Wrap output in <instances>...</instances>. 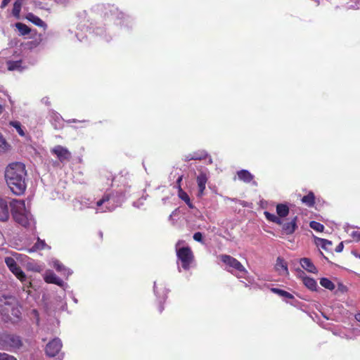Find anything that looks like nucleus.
I'll use <instances>...</instances> for the list:
<instances>
[{
    "mask_svg": "<svg viewBox=\"0 0 360 360\" xmlns=\"http://www.w3.org/2000/svg\"><path fill=\"white\" fill-rule=\"evenodd\" d=\"M110 198V195L109 193H105L102 198L97 201L96 205L98 207H101L105 202H108Z\"/></svg>",
    "mask_w": 360,
    "mask_h": 360,
    "instance_id": "34",
    "label": "nucleus"
},
{
    "mask_svg": "<svg viewBox=\"0 0 360 360\" xmlns=\"http://www.w3.org/2000/svg\"><path fill=\"white\" fill-rule=\"evenodd\" d=\"M11 213L13 220L23 227H27L32 219L30 212L26 209L23 200L14 199L10 202Z\"/></svg>",
    "mask_w": 360,
    "mask_h": 360,
    "instance_id": "3",
    "label": "nucleus"
},
{
    "mask_svg": "<svg viewBox=\"0 0 360 360\" xmlns=\"http://www.w3.org/2000/svg\"><path fill=\"white\" fill-rule=\"evenodd\" d=\"M209 157L208 153L205 150H198L193 152V153H190L186 156V160H205Z\"/></svg>",
    "mask_w": 360,
    "mask_h": 360,
    "instance_id": "13",
    "label": "nucleus"
},
{
    "mask_svg": "<svg viewBox=\"0 0 360 360\" xmlns=\"http://www.w3.org/2000/svg\"><path fill=\"white\" fill-rule=\"evenodd\" d=\"M24 1L25 0H15L13 4L12 14L17 19H19L20 17V11H21V8L23 5Z\"/></svg>",
    "mask_w": 360,
    "mask_h": 360,
    "instance_id": "20",
    "label": "nucleus"
},
{
    "mask_svg": "<svg viewBox=\"0 0 360 360\" xmlns=\"http://www.w3.org/2000/svg\"><path fill=\"white\" fill-rule=\"evenodd\" d=\"M275 268H276V271H278L279 272L280 274H282V275H288V274L287 263L281 257L277 258Z\"/></svg>",
    "mask_w": 360,
    "mask_h": 360,
    "instance_id": "14",
    "label": "nucleus"
},
{
    "mask_svg": "<svg viewBox=\"0 0 360 360\" xmlns=\"http://www.w3.org/2000/svg\"><path fill=\"white\" fill-rule=\"evenodd\" d=\"M26 18L38 27H42L46 26L45 22L40 18L32 13H28Z\"/></svg>",
    "mask_w": 360,
    "mask_h": 360,
    "instance_id": "21",
    "label": "nucleus"
},
{
    "mask_svg": "<svg viewBox=\"0 0 360 360\" xmlns=\"http://www.w3.org/2000/svg\"><path fill=\"white\" fill-rule=\"evenodd\" d=\"M193 239L195 240V241H198V242H200V243H203V240H202V235L200 232H196L193 234Z\"/></svg>",
    "mask_w": 360,
    "mask_h": 360,
    "instance_id": "36",
    "label": "nucleus"
},
{
    "mask_svg": "<svg viewBox=\"0 0 360 360\" xmlns=\"http://www.w3.org/2000/svg\"><path fill=\"white\" fill-rule=\"evenodd\" d=\"M98 236H99L100 238H101V240H103V232H102V231H99V232H98Z\"/></svg>",
    "mask_w": 360,
    "mask_h": 360,
    "instance_id": "43",
    "label": "nucleus"
},
{
    "mask_svg": "<svg viewBox=\"0 0 360 360\" xmlns=\"http://www.w3.org/2000/svg\"><path fill=\"white\" fill-rule=\"evenodd\" d=\"M4 108L1 105H0V114L3 112Z\"/></svg>",
    "mask_w": 360,
    "mask_h": 360,
    "instance_id": "45",
    "label": "nucleus"
},
{
    "mask_svg": "<svg viewBox=\"0 0 360 360\" xmlns=\"http://www.w3.org/2000/svg\"><path fill=\"white\" fill-rule=\"evenodd\" d=\"M20 305L13 296L0 297V315L5 322L17 323L21 319Z\"/></svg>",
    "mask_w": 360,
    "mask_h": 360,
    "instance_id": "2",
    "label": "nucleus"
},
{
    "mask_svg": "<svg viewBox=\"0 0 360 360\" xmlns=\"http://www.w3.org/2000/svg\"><path fill=\"white\" fill-rule=\"evenodd\" d=\"M176 257L181 262V267L186 271L190 269L195 259L193 252L188 246L176 249Z\"/></svg>",
    "mask_w": 360,
    "mask_h": 360,
    "instance_id": "7",
    "label": "nucleus"
},
{
    "mask_svg": "<svg viewBox=\"0 0 360 360\" xmlns=\"http://www.w3.org/2000/svg\"><path fill=\"white\" fill-rule=\"evenodd\" d=\"M304 285L311 290H316L317 287L316 281L310 277H304L302 279Z\"/></svg>",
    "mask_w": 360,
    "mask_h": 360,
    "instance_id": "23",
    "label": "nucleus"
},
{
    "mask_svg": "<svg viewBox=\"0 0 360 360\" xmlns=\"http://www.w3.org/2000/svg\"><path fill=\"white\" fill-rule=\"evenodd\" d=\"M46 246V244L44 242V240H40V238H38L37 241L34 243L32 249H30L29 251L33 252L36 250H44Z\"/></svg>",
    "mask_w": 360,
    "mask_h": 360,
    "instance_id": "30",
    "label": "nucleus"
},
{
    "mask_svg": "<svg viewBox=\"0 0 360 360\" xmlns=\"http://www.w3.org/2000/svg\"><path fill=\"white\" fill-rule=\"evenodd\" d=\"M297 217H294L290 221L283 223L282 221V232L285 235H292L297 229Z\"/></svg>",
    "mask_w": 360,
    "mask_h": 360,
    "instance_id": "10",
    "label": "nucleus"
},
{
    "mask_svg": "<svg viewBox=\"0 0 360 360\" xmlns=\"http://www.w3.org/2000/svg\"><path fill=\"white\" fill-rule=\"evenodd\" d=\"M0 360H17L13 356L0 352Z\"/></svg>",
    "mask_w": 360,
    "mask_h": 360,
    "instance_id": "35",
    "label": "nucleus"
},
{
    "mask_svg": "<svg viewBox=\"0 0 360 360\" xmlns=\"http://www.w3.org/2000/svg\"><path fill=\"white\" fill-rule=\"evenodd\" d=\"M343 248H344L343 243H339V245L336 247V248H335V251H336L337 252H342V251Z\"/></svg>",
    "mask_w": 360,
    "mask_h": 360,
    "instance_id": "38",
    "label": "nucleus"
},
{
    "mask_svg": "<svg viewBox=\"0 0 360 360\" xmlns=\"http://www.w3.org/2000/svg\"><path fill=\"white\" fill-rule=\"evenodd\" d=\"M309 226L310 228L318 232H323L324 230V226L322 224L316 221H310Z\"/></svg>",
    "mask_w": 360,
    "mask_h": 360,
    "instance_id": "33",
    "label": "nucleus"
},
{
    "mask_svg": "<svg viewBox=\"0 0 360 360\" xmlns=\"http://www.w3.org/2000/svg\"><path fill=\"white\" fill-rule=\"evenodd\" d=\"M289 212L290 209L288 205L279 203L276 205V214L280 219L287 217Z\"/></svg>",
    "mask_w": 360,
    "mask_h": 360,
    "instance_id": "19",
    "label": "nucleus"
},
{
    "mask_svg": "<svg viewBox=\"0 0 360 360\" xmlns=\"http://www.w3.org/2000/svg\"><path fill=\"white\" fill-rule=\"evenodd\" d=\"M300 264L302 267L305 269L306 271L311 272V273H316L317 269L316 266L314 265L311 259L309 258H302L300 259Z\"/></svg>",
    "mask_w": 360,
    "mask_h": 360,
    "instance_id": "15",
    "label": "nucleus"
},
{
    "mask_svg": "<svg viewBox=\"0 0 360 360\" xmlns=\"http://www.w3.org/2000/svg\"><path fill=\"white\" fill-rule=\"evenodd\" d=\"M355 319L357 321L360 322V313H358L355 315Z\"/></svg>",
    "mask_w": 360,
    "mask_h": 360,
    "instance_id": "41",
    "label": "nucleus"
},
{
    "mask_svg": "<svg viewBox=\"0 0 360 360\" xmlns=\"http://www.w3.org/2000/svg\"><path fill=\"white\" fill-rule=\"evenodd\" d=\"M254 185H257V183L255 181H253Z\"/></svg>",
    "mask_w": 360,
    "mask_h": 360,
    "instance_id": "47",
    "label": "nucleus"
},
{
    "mask_svg": "<svg viewBox=\"0 0 360 360\" xmlns=\"http://www.w3.org/2000/svg\"><path fill=\"white\" fill-rule=\"evenodd\" d=\"M10 218V209L6 199L0 198V221L6 222Z\"/></svg>",
    "mask_w": 360,
    "mask_h": 360,
    "instance_id": "11",
    "label": "nucleus"
},
{
    "mask_svg": "<svg viewBox=\"0 0 360 360\" xmlns=\"http://www.w3.org/2000/svg\"><path fill=\"white\" fill-rule=\"evenodd\" d=\"M208 162H209V164H212V158L210 157L209 158Z\"/></svg>",
    "mask_w": 360,
    "mask_h": 360,
    "instance_id": "46",
    "label": "nucleus"
},
{
    "mask_svg": "<svg viewBox=\"0 0 360 360\" xmlns=\"http://www.w3.org/2000/svg\"><path fill=\"white\" fill-rule=\"evenodd\" d=\"M315 243L317 246H320L322 249L328 250L330 247L332 246V242L327 240L318 237H315Z\"/></svg>",
    "mask_w": 360,
    "mask_h": 360,
    "instance_id": "22",
    "label": "nucleus"
},
{
    "mask_svg": "<svg viewBox=\"0 0 360 360\" xmlns=\"http://www.w3.org/2000/svg\"><path fill=\"white\" fill-rule=\"evenodd\" d=\"M10 1L11 0H3L1 4L0 8H4L10 3Z\"/></svg>",
    "mask_w": 360,
    "mask_h": 360,
    "instance_id": "39",
    "label": "nucleus"
},
{
    "mask_svg": "<svg viewBox=\"0 0 360 360\" xmlns=\"http://www.w3.org/2000/svg\"><path fill=\"white\" fill-rule=\"evenodd\" d=\"M15 27L18 30V31L20 32V34L22 36L27 35L31 32L30 28L28 26H27L25 24L22 23V22H17L15 24Z\"/></svg>",
    "mask_w": 360,
    "mask_h": 360,
    "instance_id": "26",
    "label": "nucleus"
},
{
    "mask_svg": "<svg viewBox=\"0 0 360 360\" xmlns=\"http://www.w3.org/2000/svg\"><path fill=\"white\" fill-rule=\"evenodd\" d=\"M10 149V145L5 139L0 134V154L6 153Z\"/></svg>",
    "mask_w": 360,
    "mask_h": 360,
    "instance_id": "29",
    "label": "nucleus"
},
{
    "mask_svg": "<svg viewBox=\"0 0 360 360\" xmlns=\"http://www.w3.org/2000/svg\"><path fill=\"white\" fill-rule=\"evenodd\" d=\"M182 180V176H179L176 181L177 184H180L181 181Z\"/></svg>",
    "mask_w": 360,
    "mask_h": 360,
    "instance_id": "44",
    "label": "nucleus"
},
{
    "mask_svg": "<svg viewBox=\"0 0 360 360\" xmlns=\"http://www.w3.org/2000/svg\"><path fill=\"white\" fill-rule=\"evenodd\" d=\"M9 124L16 129L17 132L18 133V134L20 136H25V130H24L22 126V124H21V123L20 122H18V121H11V122H10Z\"/></svg>",
    "mask_w": 360,
    "mask_h": 360,
    "instance_id": "27",
    "label": "nucleus"
},
{
    "mask_svg": "<svg viewBox=\"0 0 360 360\" xmlns=\"http://www.w3.org/2000/svg\"><path fill=\"white\" fill-rule=\"evenodd\" d=\"M26 176L25 165L22 162H12L6 167V182L11 192L16 195L24 194L27 188Z\"/></svg>",
    "mask_w": 360,
    "mask_h": 360,
    "instance_id": "1",
    "label": "nucleus"
},
{
    "mask_svg": "<svg viewBox=\"0 0 360 360\" xmlns=\"http://www.w3.org/2000/svg\"><path fill=\"white\" fill-rule=\"evenodd\" d=\"M320 284L323 288L330 290H332L335 288L334 283L330 280H329L328 278H321L320 281Z\"/></svg>",
    "mask_w": 360,
    "mask_h": 360,
    "instance_id": "31",
    "label": "nucleus"
},
{
    "mask_svg": "<svg viewBox=\"0 0 360 360\" xmlns=\"http://www.w3.org/2000/svg\"><path fill=\"white\" fill-rule=\"evenodd\" d=\"M62 348L61 340L56 338L50 341L46 346V354L50 357L56 356Z\"/></svg>",
    "mask_w": 360,
    "mask_h": 360,
    "instance_id": "8",
    "label": "nucleus"
},
{
    "mask_svg": "<svg viewBox=\"0 0 360 360\" xmlns=\"http://www.w3.org/2000/svg\"><path fill=\"white\" fill-rule=\"evenodd\" d=\"M271 291L281 297H285V298H288V299H290V300L294 298V296L291 293H290L285 290L279 289V288H271Z\"/></svg>",
    "mask_w": 360,
    "mask_h": 360,
    "instance_id": "28",
    "label": "nucleus"
},
{
    "mask_svg": "<svg viewBox=\"0 0 360 360\" xmlns=\"http://www.w3.org/2000/svg\"><path fill=\"white\" fill-rule=\"evenodd\" d=\"M178 195L182 200H184L187 204V205L189 207H193V205L191 202V200L188 195L184 191H183L180 185H179Z\"/></svg>",
    "mask_w": 360,
    "mask_h": 360,
    "instance_id": "24",
    "label": "nucleus"
},
{
    "mask_svg": "<svg viewBox=\"0 0 360 360\" xmlns=\"http://www.w3.org/2000/svg\"><path fill=\"white\" fill-rule=\"evenodd\" d=\"M51 153L56 155L60 162L70 160L71 158V153L68 150V148L60 145L56 146L52 148Z\"/></svg>",
    "mask_w": 360,
    "mask_h": 360,
    "instance_id": "9",
    "label": "nucleus"
},
{
    "mask_svg": "<svg viewBox=\"0 0 360 360\" xmlns=\"http://www.w3.org/2000/svg\"><path fill=\"white\" fill-rule=\"evenodd\" d=\"M44 281L47 283H53L58 285H61L63 283V281L51 271L46 273Z\"/></svg>",
    "mask_w": 360,
    "mask_h": 360,
    "instance_id": "17",
    "label": "nucleus"
},
{
    "mask_svg": "<svg viewBox=\"0 0 360 360\" xmlns=\"http://www.w3.org/2000/svg\"><path fill=\"white\" fill-rule=\"evenodd\" d=\"M21 63H22L21 60H16V61L9 60L7 62L8 70H11V71L18 70L21 67Z\"/></svg>",
    "mask_w": 360,
    "mask_h": 360,
    "instance_id": "32",
    "label": "nucleus"
},
{
    "mask_svg": "<svg viewBox=\"0 0 360 360\" xmlns=\"http://www.w3.org/2000/svg\"><path fill=\"white\" fill-rule=\"evenodd\" d=\"M63 266L62 265H60V264H57L56 265V268L58 271H60L61 269H62Z\"/></svg>",
    "mask_w": 360,
    "mask_h": 360,
    "instance_id": "42",
    "label": "nucleus"
},
{
    "mask_svg": "<svg viewBox=\"0 0 360 360\" xmlns=\"http://www.w3.org/2000/svg\"><path fill=\"white\" fill-rule=\"evenodd\" d=\"M207 176L205 173H200L196 178V181L198 188V197H202L204 195L205 186L207 182Z\"/></svg>",
    "mask_w": 360,
    "mask_h": 360,
    "instance_id": "12",
    "label": "nucleus"
},
{
    "mask_svg": "<svg viewBox=\"0 0 360 360\" xmlns=\"http://www.w3.org/2000/svg\"><path fill=\"white\" fill-rule=\"evenodd\" d=\"M302 202L308 207H313L315 205V195L312 191H309L307 195L303 196L301 199Z\"/></svg>",
    "mask_w": 360,
    "mask_h": 360,
    "instance_id": "18",
    "label": "nucleus"
},
{
    "mask_svg": "<svg viewBox=\"0 0 360 360\" xmlns=\"http://www.w3.org/2000/svg\"><path fill=\"white\" fill-rule=\"evenodd\" d=\"M5 263L8 267L9 270L15 276V277L21 281V283L26 286L30 288L32 285L31 281L27 278L25 274L18 265L16 261L11 257L5 258Z\"/></svg>",
    "mask_w": 360,
    "mask_h": 360,
    "instance_id": "6",
    "label": "nucleus"
},
{
    "mask_svg": "<svg viewBox=\"0 0 360 360\" xmlns=\"http://www.w3.org/2000/svg\"><path fill=\"white\" fill-rule=\"evenodd\" d=\"M353 238L356 240H360V232L358 231H354L352 233Z\"/></svg>",
    "mask_w": 360,
    "mask_h": 360,
    "instance_id": "37",
    "label": "nucleus"
},
{
    "mask_svg": "<svg viewBox=\"0 0 360 360\" xmlns=\"http://www.w3.org/2000/svg\"><path fill=\"white\" fill-rule=\"evenodd\" d=\"M163 310H164L163 304L160 302L158 305V311H159V313H162L163 311Z\"/></svg>",
    "mask_w": 360,
    "mask_h": 360,
    "instance_id": "40",
    "label": "nucleus"
},
{
    "mask_svg": "<svg viewBox=\"0 0 360 360\" xmlns=\"http://www.w3.org/2000/svg\"><path fill=\"white\" fill-rule=\"evenodd\" d=\"M264 214L268 221L274 222L278 225L282 224V219H280L278 216L275 215L274 214H271L267 211H265L264 212Z\"/></svg>",
    "mask_w": 360,
    "mask_h": 360,
    "instance_id": "25",
    "label": "nucleus"
},
{
    "mask_svg": "<svg viewBox=\"0 0 360 360\" xmlns=\"http://www.w3.org/2000/svg\"><path fill=\"white\" fill-rule=\"evenodd\" d=\"M21 337L13 333H0V346L6 349H20L22 346Z\"/></svg>",
    "mask_w": 360,
    "mask_h": 360,
    "instance_id": "5",
    "label": "nucleus"
},
{
    "mask_svg": "<svg viewBox=\"0 0 360 360\" xmlns=\"http://www.w3.org/2000/svg\"><path fill=\"white\" fill-rule=\"evenodd\" d=\"M238 178L245 183L253 181L254 176L246 169H241L237 172Z\"/></svg>",
    "mask_w": 360,
    "mask_h": 360,
    "instance_id": "16",
    "label": "nucleus"
},
{
    "mask_svg": "<svg viewBox=\"0 0 360 360\" xmlns=\"http://www.w3.org/2000/svg\"><path fill=\"white\" fill-rule=\"evenodd\" d=\"M221 261L226 265L227 271L235 274L238 278H245L248 271L243 265L236 258L228 255H219Z\"/></svg>",
    "mask_w": 360,
    "mask_h": 360,
    "instance_id": "4",
    "label": "nucleus"
}]
</instances>
